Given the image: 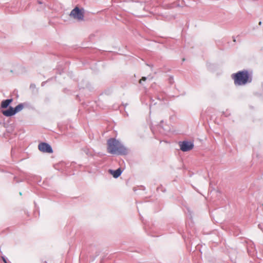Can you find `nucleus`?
<instances>
[{
    "label": "nucleus",
    "mask_w": 263,
    "mask_h": 263,
    "mask_svg": "<svg viewBox=\"0 0 263 263\" xmlns=\"http://www.w3.org/2000/svg\"><path fill=\"white\" fill-rule=\"evenodd\" d=\"M12 107H10L7 110L3 111V114L6 117H10L13 116L16 114L14 109Z\"/></svg>",
    "instance_id": "6"
},
{
    "label": "nucleus",
    "mask_w": 263,
    "mask_h": 263,
    "mask_svg": "<svg viewBox=\"0 0 263 263\" xmlns=\"http://www.w3.org/2000/svg\"><path fill=\"white\" fill-rule=\"evenodd\" d=\"M180 149L183 152L189 151L193 148L194 145L192 142L189 141H183L179 143Z\"/></svg>",
    "instance_id": "5"
},
{
    "label": "nucleus",
    "mask_w": 263,
    "mask_h": 263,
    "mask_svg": "<svg viewBox=\"0 0 263 263\" xmlns=\"http://www.w3.org/2000/svg\"><path fill=\"white\" fill-rule=\"evenodd\" d=\"M24 108V105L23 104H18V105H17L15 108H14V110L15 111L16 113L20 111L21 110H22L23 109V108Z\"/></svg>",
    "instance_id": "9"
},
{
    "label": "nucleus",
    "mask_w": 263,
    "mask_h": 263,
    "mask_svg": "<svg viewBox=\"0 0 263 263\" xmlns=\"http://www.w3.org/2000/svg\"><path fill=\"white\" fill-rule=\"evenodd\" d=\"M233 42H236V40L235 39H233Z\"/></svg>",
    "instance_id": "13"
},
{
    "label": "nucleus",
    "mask_w": 263,
    "mask_h": 263,
    "mask_svg": "<svg viewBox=\"0 0 263 263\" xmlns=\"http://www.w3.org/2000/svg\"><path fill=\"white\" fill-rule=\"evenodd\" d=\"M84 10L78 7L74 8L70 12V16L78 21H82L84 18Z\"/></svg>",
    "instance_id": "3"
},
{
    "label": "nucleus",
    "mask_w": 263,
    "mask_h": 263,
    "mask_svg": "<svg viewBox=\"0 0 263 263\" xmlns=\"http://www.w3.org/2000/svg\"><path fill=\"white\" fill-rule=\"evenodd\" d=\"M231 77L234 80V84L236 86L245 85L247 83H251L252 80L251 72L246 70L233 73Z\"/></svg>",
    "instance_id": "1"
},
{
    "label": "nucleus",
    "mask_w": 263,
    "mask_h": 263,
    "mask_svg": "<svg viewBox=\"0 0 263 263\" xmlns=\"http://www.w3.org/2000/svg\"><path fill=\"white\" fill-rule=\"evenodd\" d=\"M146 77H142V78L139 80V83L140 84H141V83H142V81H146Z\"/></svg>",
    "instance_id": "10"
},
{
    "label": "nucleus",
    "mask_w": 263,
    "mask_h": 263,
    "mask_svg": "<svg viewBox=\"0 0 263 263\" xmlns=\"http://www.w3.org/2000/svg\"><path fill=\"white\" fill-rule=\"evenodd\" d=\"M38 148L41 152L43 153L50 154L53 153V151L51 146L49 144L45 142L40 143L38 145Z\"/></svg>",
    "instance_id": "4"
},
{
    "label": "nucleus",
    "mask_w": 263,
    "mask_h": 263,
    "mask_svg": "<svg viewBox=\"0 0 263 263\" xmlns=\"http://www.w3.org/2000/svg\"><path fill=\"white\" fill-rule=\"evenodd\" d=\"M107 152L112 155L125 154L126 148L118 140L111 138L107 140Z\"/></svg>",
    "instance_id": "2"
},
{
    "label": "nucleus",
    "mask_w": 263,
    "mask_h": 263,
    "mask_svg": "<svg viewBox=\"0 0 263 263\" xmlns=\"http://www.w3.org/2000/svg\"><path fill=\"white\" fill-rule=\"evenodd\" d=\"M2 259H3V260L4 261V262L5 263H7V261H6V259H5L4 257H2Z\"/></svg>",
    "instance_id": "11"
},
{
    "label": "nucleus",
    "mask_w": 263,
    "mask_h": 263,
    "mask_svg": "<svg viewBox=\"0 0 263 263\" xmlns=\"http://www.w3.org/2000/svg\"><path fill=\"white\" fill-rule=\"evenodd\" d=\"M12 101L13 100L12 99L3 101L1 103V107L3 108H6Z\"/></svg>",
    "instance_id": "8"
},
{
    "label": "nucleus",
    "mask_w": 263,
    "mask_h": 263,
    "mask_svg": "<svg viewBox=\"0 0 263 263\" xmlns=\"http://www.w3.org/2000/svg\"><path fill=\"white\" fill-rule=\"evenodd\" d=\"M261 22H259V25H261Z\"/></svg>",
    "instance_id": "12"
},
{
    "label": "nucleus",
    "mask_w": 263,
    "mask_h": 263,
    "mask_svg": "<svg viewBox=\"0 0 263 263\" xmlns=\"http://www.w3.org/2000/svg\"><path fill=\"white\" fill-rule=\"evenodd\" d=\"M109 172L114 178H117L120 176L122 171L120 168H118L115 171L109 170Z\"/></svg>",
    "instance_id": "7"
}]
</instances>
